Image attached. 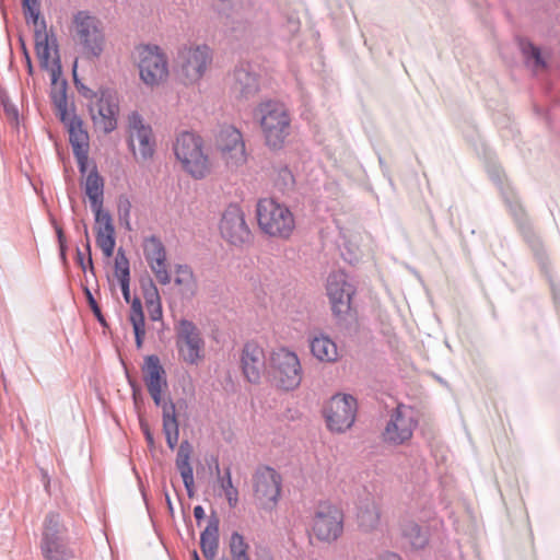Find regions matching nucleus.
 Segmentation results:
<instances>
[{"label": "nucleus", "instance_id": "obj_1", "mask_svg": "<svg viewBox=\"0 0 560 560\" xmlns=\"http://www.w3.org/2000/svg\"><path fill=\"white\" fill-rule=\"evenodd\" d=\"M23 13L27 24L34 26L35 50L40 66L50 69L52 83L56 85L52 92V101L62 122L69 132V141L73 154L89 152V133L83 129L82 120L68 108L66 83L57 85V75L60 73L58 42L56 35L47 31L46 22L40 19V0H22Z\"/></svg>", "mask_w": 560, "mask_h": 560}, {"label": "nucleus", "instance_id": "obj_2", "mask_svg": "<svg viewBox=\"0 0 560 560\" xmlns=\"http://www.w3.org/2000/svg\"><path fill=\"white\" fill-rule=\"evenodd\" d=\"M213 49L207 44H185L177 49L174 73L186 86L198 84L211 68Z\"/></svg>", "mask_w": 560, "mask_h": 560}, {"label": "nucleus", "instance_id": "obj_3", "mask_svg": "<svg viewBox=\"0 0 560 560\" xmlns=\"http://www.w3.org/2000/svg\"><path fill=\"white\" fill-rule=\"evenodd\" d=\"M133 63L140 81L149 89H155L167 82L170 61L166 51L156 44H140L132 52Z\"/></svg>", "mask_w": 560, "mask_h": 560}, {"label": "nucleus", "instance_id": "obj_4", "mask_svg": "<svg viewBox=\"0 0 560 560\" xmlns=\"http://www.w3.org/2000/svg\"><path fill=\"white\" fill-rule=\"evenodd\" d=\"M173 151L182 168L191 177L201 179L210 173L211 162L205 151L202 138L197 133L179 132L175 138Z\"/></svg>", "mask_w": 560, "mask_h": 560}, {"label": "nucleus", "instance_id": "obj_5", "mask_svg": "<svg viewBox=\"0 0 560 560\" xmlns=\"http://www.w3.org/2000/svg\"><path fill=\"white\" fill-rule=\"evenodd\" d=\"M255 116L259 119L266 144L273 150L281 149L291 133V116L285 105L271 100L261 102Z\"/></svg>", "mask_w": 560, "mask_h": 560}, {"label": "nucleus", "instance_id": "obj_6", "mask_svg": "<svg viewBox=\"0 0 560 560\" xmlns=\"http://www.w3.org/2000/svg\"><path fill=\"white\" fill-rule=\"evenodd\" d=\"M256 217L259 229L271 237L287 240L295 229V219L290 208L273 198L258 200Z\"/></svg>", "mask_w": 560, "mask_h": 560}, {"label": "nucleus", "instance_id": "obj_7", "mask_svg": "<svg viewBox=\"0 0 560 560\" xmlns=\"http://www.w3.org/2000/svg\"><path fill=\"white\" fill-rule=\"evenodd\" d=\"M73 40L90 59L98 58L106 39L102 22L89 11H78L72 16Z\"/></svg>", "mask_w": 560, "mask_h": 560}, {"label": "nucleus", "instance_id": "obj_8", "mask_svg": "<svg viewBox=\"0 0 560 560\" xmlns=\"http://www.w3.org/2000/svg\"><path fill=\"white\" fill-rule=\"evenodd\" d=\"M114 276L118 280L122 296L127 303H130L129 320L133 328L136 346L142 348L145 337V323L142 304L140 299L135 298L131 301L130 295V266L129 260L122 248L117 250L114 261Z\"/></svg>", "mask_w": 560, "mask_h": 560}, {"label": "nucleus", "instance_id": "obj_9", "mask_svg": "<svg viewBox=\"0 0 560 560\" xmlns=\"http://www.w3.org/2000/svg\"><path fill=\"white\" fill-rule=\"evenodd\" d=\"M268 373L276 387L289 392L300 386L303 370L294 351L278 348L270 353Z\"/></svg>", "mask_w": 560, "mask_h": 560}, {"label": "nucleus", "instance_id": "obj_10", "mask_svg": "<svg viewBox=\"0 0 560 560\" xmlns=\"http://www.w3.org/2000/svg\"><path fill=\"white\" fill-rule=\"evenodd\" d=\"M85 98H89V112L95 129L109 133L117 128L119 101L110 90H92L82 86L79 89Z\"/></svg>", "mask_w": 560, "mask_h": 560}, {"label": "nucleus", "instance_id": "obj_11", "mask_svg": "<svg viewBox=\"0 0 560 560\" xmlns=\"http://www.w3.org/2000/svg\"><path fill=\"white\" fill-rule=\"evenodd\" d=\"M214 152L230 171H236L247 162V152L242 132L234 126L220 128L214 139Z\"/></svg>", "mask_w": 560, "mask_h": 560}, {"label": "nucleus", "instance_id": "obj_12", "mask_svg": "<svg viewBox=\"0 0 560 560\" xmlns=\"http://www.w3.org/2000/svg\"><path fill=\"white\" fill-rule=\"evenodd\" d=\"M358 410L357 399L348 394L332 396L324 407V417L331 432L342 433L349 430Z\"/></svg>", "mask_w": 560, "mask_h": 560}, {"label": "nucleus", "instance_id": "obj_13", "mask_svg": "<svg viewBox=\"0 0 560 560\" xmlns=\"http://www.w3.org/2000/svg\"><path fill=\"white\" fill-rule=\"evenodd\" d=\"M176 347L179 359L187 364L197 365L205 358V340L188 319H180L176 326Z\"/></svg>", "mask_w": 560, "mask_h": 560}, {"label": "nucleus", "instance_id": "obj_14", "mask_svg": "<svg viewBox=\"0 0 560 560\" xmlns=\"http://www.w3.org/2000/svg\"><path fill=\"white\" fill-rule=\"evenodd\" d=\"M417 425L416 411L409 406L398 405L382 433L383 441L390 445L405 444L412 438Z\"/></svg>", "mask_w": 560, "mask_h": 560}, {"label": "nucleus", "instance_id": "obj_15", "mask_svg": "<svg viewBox=\"0 0 560 560\" xmlns=\"http://www.w3.org/2000/svg\"><path fill=\"white\" fill-rule=\"evenodd\" d=\"M42 551L46 560H72L73 553L65 542V527L57 513H49L44 522Z\"/></svg>", "mask_w": 560, "mask_h": 560}, {"label": "nucleus", "instance_id": "obj_16", "mask_svg": "<svg viewBox=\"0 0 560 560\" xmlns=\"http://www.w3.org/2000/svg\"><path fill=\"white\" fill-rule=\"evenodd\" d=\"M312 533L320 541L331 542L343 533V513L336 505L319 504L312 520Z\"/></svg>", "mask_w": 560, "mask_h": 560}, {"label": "nucleus", "instance_id": "obj_17", "mask_svg": "<svg viewBox=\"0 0 560 560\" xmlns=\"http://www.w3.org/2000/svg\"><path fill=\"white\" fill-rule=\"evenodd\" d=\"M128 143L136 159L148 161L155 151V140L150 125L145 124L142 116L132 112L128 115Z\"/></svg>", "mask_w": 560, "mask_h": 560}, {"label": "nucleus", "instance_id": "obj_18", "mask_svg": "<svg viewBox=\"0 0 560 560\" xmlns=\"http://www.w3.org/2000/svg\"><path fill=\"white\" fill-rule=\"evenodd\" d=\"M326 292L331 311L337 317H342L349 313L355 289L343 271H334L328 276Z\"/></svg>", "mask_w": 560, "mask_h": 560}, {"label": "nucleus", "instance_id": "obj_19", "mask_svg": "<svg viewBox=\"0 0 560 560\" xmlns=\"http://www.w3.org/2000/svg\"><path fill=\"white\" fill-rule=\"evenodd\" d=\"M221 236L231 245L241 246L250 240L244 212L237 205H230L225 208L220 220Z\"/></svg>", "mask_w": 560, "mask_h": 560}, {"label": "nucleus", "instance_id": "obj_20", "mask_svg": "<svg viewBox=\"0 0 560 560\" xmlns=\"http://www.w3.org/2000/svg\"><path fill=\"white\" fill-rule=\"evenodd\" d=\"M143 380L148 392L154 404L163 410V406L173 404L172 400L163 398V393L167 389L166 373L162 366L159 357L152 354L144 359L142 366Z\"/></svg>", "mask_w": 560, "mask_h": 560}, {"label": "nucleus", "instance_id": "obj_21", "mask_svg": "<svg viewBox=\"0 0 560 560\" xmlns=\"http://www.w3.org/2000/svg\"><path fill=\"white\" fill-rule=\"evenodd\" d=\"M280 475L270 467L259 468L254 476V493L259 505L270 508L280 495Z\"/></svg>", "mask_w": 560, "mask_h": 560}, {"label": "nucleus", "instance_id": "obj_22", "mask_svg": "<svg viewBox=\"0 0 560 560\" xmlns=\"http://www.w3.org/2000/svg\"><path fill=\"white\" fill-rule=\"evenodd\" d=\"M229 86L234 98L247 101L259 91L258 77L249 63H240L230 74Z\"/></svg>", "mask_w": 560, "mask_h": 560}, {"label": "nucleus", "instance_id": "obj_23", "mask_svg": "<svg viewBox=\"0 0 560 560\" xmlns=\"http://www.w3.org/2000/svg\"><path fill=\"white\" fill-rule=\"evenodd\" d=\"M145 260L159 283L167 285L172 281L171 272L166 264V250L163 243L155 236H150L143 242Z\"/></svg>", "mask_w": 560, "mask_h": 560}, {"label": "nucleus", "instance_id": "obj_24", "mask_svg": "<svg viewBox=\"0 0 560 560\" xmlns=\"http://www.w3.org/2000/svg\"><path fill=\"white\" fill-rule=\"evenodd\" d=\"M241 364L244 376L249 383L257 384L266 369L264 349L254 342H247L241 355Z\"/></svg>", "mask_w": 560, "mask_h": 560}, {"label": "nucleus", "instance_id": "obj_25", "mask_svg": "<svg viewBox=\"0 0 560 560\" xmlns=\"http://www.w3.org/2000/svg\"><path fill=\"white\" fill-rule=\"evenodd\" d=\"M399 533L404 544L409 549L419 551L429 546L432 527L430 525H421L410 518H404L399 522Z\"/></svg>", "mask_w": 560, "mask_h": 560}, {"label": "nucleus", "instance_id": "obj_26", "mask_svg": "<svg viewBox=\"0 0 560 560\" xmlns=\"http://www.w3.org/2000/svg\"><path fill=\"white\" fill-rule=\"evenodd\" d=\"M96 228V244L102 249L105 257L109 258L114 254L116 240L115 226L109 212L98 214L95 217Z\"/></svg>", "mask_w": 560, "mask_h": 560}, {"label": "nucleus", "instance_id": "obj_27", "mask_svg": "<svg viewBox=\"0 0 560 560\" xmlns=\"http://www.w3.org/2000/svg\"><path fill=\"white\" fill-rule=\"evenodd\" d=\"M192 454V446L188 441H183L179 444L177 455H176V468L179 471L185 489L187 491V495L192 498L195 495V481H194V469L190 465V457Z\"/></svg>", "mask_w": 560, "mask_h": 560}, {"label": "nucleus", "instance_id": "obj_28", "mask_svg": "<svg viewBox=\"0 0 560 560\" xmlns=\"http://www.w3.org/2000/svg\"><path fill=\"white\" fill-rule=\"evenodd\" d=\"M84 191L90 200L94 217H98V214L107 212L103 210L104 180L100 176L96 167H93L86 175L84 180Z\"/></svg>", "mask_w": 560, "mask_h": 560}, {"label": "nucleus", "instance_id": "obj_29", "mask_svg": "<svg viewBox=\"0 0 560 560\" xmlns=\"http://www.w3.org/2000/svg\"><path fill=\"white\" fill-rule=\"evenodd\" d=\"M357 523L364 533H372L380 528L381 509L375 500L368 499L361 502L358 508Z\"/></svg>", "mask_w": 560, "mask_h": 560}, {"label": "nucleus", "instance_id": "obj_30", "mask_svg": "<svg viewBox=\"0 0 560 560\" xmlns=\"http://www.w3.org/2000/svg\"><path fill=\"white\" fill-rule=\"evenodd\" d=\"M219 525L217 515H211L208 525L200 535V548L207 560H213L219 549Z\"/></svg>", "mask_w": 560, "mask_h": 560}, {"label": "nucleus", "instance_id": "obj_31", "mask_svg": "<svg viewBox=\"0 0 560 560\" xmlns=\"http://www.w3.org/2000/svg\"><path fill=\"white\" fill-rule=\"evenodd\" d=\"M311 352L320 362H336L339 358L337 345L328 336L319 335L311 340Z\"/></svg>", "mask_w": 560, "mask_h": 560}, {"label": "nucleus", "instance_id": "obj_32", "mask_svg": "<svg viewBox=\"0 0 560 560\" xmlns=\"http://www.w3.org/2000/svg\"><path fill=\"white\" fill-rule=\"evenodd\" d=\"M520 49L526 66L535 73H540L547 68L546 52L528 40L520 42Z\"/></svg>", "mask_w": 560, "mask_h": 560}, {"label": "nucleus", "instance_id": "obj_33", "mask_svg": "<svg viewBox=\"0 0 560 560\" xmlns=\"http://www.w3.org/2000/svg\"><path fill=\"white\" fill-rule=\"evenodd\" d=\"M163 432L165 434L166 443L171 450H174L179 439V428L176 417V409L174 404L163 406Z\"/></svg>", "mask_w": 560, "mask_h": 560}, {"label": "nucleus", "instance_id": "obj_34", "mask_svg": "<svg viewBox=\"0 0 560 560\" xmlns=\"http://www.w3.org/2000/svg\"><path fill=\"white\" fill-rule=\"evenodd\" d=\"M174 283L184 298H191L197 290V282L191 268L187 265H176L174 269Z\"/></svg>", "mask_w": 560, "mask_h": 560}, {"label": "nucleus", "instance_id": "obj_35", "mask_svg": "<svg viewBox=\"0 0 560 560\" xmlns=\"http://www.w3.org/2000/svg\"><path fill=\"white\" fill-rule=\"evenodd\" d=\"M250 547L244 536L238 532L231 534L229 541V551L232 560H250Z\"/></svg>", "mask_w": 560, "mask_h": 560}, {"label": "nucleus", "instance_id": "obj_36", "mask_svg": "<svg viewBox=\"0 0 560 560\" xmlns=\"http://www.w3.org/2000/svg\"><path fill=\"white\" fill-rule=\"evenodd\" d=\"M220 486L231 508H235L238 502V491L232 483L230 469L225 471V476L220 478Z\"/></svg>", "mask_w": 560, "mask_h": 560}, {"label": "nucleus", "instance_id": "obj_37", "mask_svg": "<svg viewBox=\"0 0 560 560\" xmlns=\"http://www.w3.org/2000/svg\"><path fill=\"white\" fill-rule=\"evenodd\" d=\"M275 183L280 190H285L292 187L294 178L291 171L287 166H280L279 170L277 171Z\"/></svg>", "mask_w": 560, "mask_h": 560}, {"label": "nucleus", "instance_id": "obj_38", "mask_svg": "<svg viewBox=\"0 0 560 560\" xmlns=\"http://www.w3.org/2000/svg\"><path fill=\"white\" fill-rule=\"evenodd\" d=\"M143 296L145 305L161 303L159 290L152 280L143 285Z\"/></svg>", "mask_w": 560, "mask_h": 560}, {"label": "nucleus", "instance_id": "obj_39", "mask_svg": "<svg viewBox=\"0 0 560 560\" xmlns=\"http://www.w3.org/2000/svg\"><path fill=\"white\" fill-rule=\"evenodd\" d=\"M149 317L153 322H162L163 311L162 303L145 305Z\"/></svg>", "mask_w": 560, "mask_h": 560}, {"label": "nucleus", "instance_id": "obj_40", "mask_svg": "<svg viewBox=\"0 0 560 560\" xmlns=\"http://www.w3.org/2000/svg\"><path fill=\"white\" fill-rule=\"evenodd\" d=\"M79 171L84 175L88 171L89 152L74 153Z\"/></svg>", "mask_w": 560, "mask_h": 560}, {"label": "nucleus", "instance_id": "obj_41", "mask_svg": "<svg viewBox=\"0 0 560 560\" xmlns=\"http://www.w3.org/2000/svg\"><path fill=\"white\" fill-rule=\"evenodd\" d=\"M85 292H86V298H88V301H89V304H90V307L92 308L94 315L97 317V319L100 320V323H104V318L102 316V313H101V310L96 303V301L94 300L92 293L90 292L89 289H85Z\"/></svg>", "mask_w": 560, "mask_h": 560}, {"label": "nucleus", "instance_id": "obj_42", "mask_svg": "<svg viewBox=\"0 0 560 560\" xmlns=\"http://www.w3.org/2000/svg\"><path fill=\"white\" fill-rule=\"evenodd\" d=\"M83 234H85V237H86L85 247H86V252H88V262H89L90 271L93 273L94 267H93V261H92V257H91V245H90V241H89V231H88L86 225H84Z\"/></svg>", "mask_w": 560, "mask_h": 560}, {"label": "nucleus", "instance_id": "obj_43", "mask_svg": "<svg viewBox=\"0 0 560 560\" xmlns=\"http://www.w3.org/2000/svg\"><path fill=\"white\" fill-rule=\"evenodd\" d=\"M141 429L143 431V434L145 436V440H147L149 446L153 447L154 446V439H153V434H152L149 425L143 423V422H141Z\"/></svg>", "mask_w": 560, "mask_h": 560}, {"label": "nucleus", "instance_id": "obj_44", "mask_svg": "<svg viewBox=\"0 0 560 560\" xmlns=\"http://www.w3.org/2000/svg\"><path fill=\"white\" fill-rule=\"evenodd\" d=\"M77 261L84 272H86L88 269L90 270L89 262H85L84 256L79 248L77 249Z\"/></svg>", "mask_w": 560, "mask_h": 560}, {"label": "nucleus", "instance_id": "obj_45", "mask_svg": "<svg viewBox=\"0 0 560 560\" xmlns=\"http://www.w3.org/2000/svg\"><path fill=\"white\" fill-rule=\"evenodd\" d=\"M378 560H402V558L395 552H385L378 557Z\"/></svg>", "mask_w": 560, "mask_h": 560}, {"label": "nucleus", "instance_id": "obj_46", "mask_svg": "<svg viewBox=\"0 0 560 560\" xmlns=\"http://www.w3.org/2000/svg\"><path fill=\"white\" fill-rule=\"evenodd\" d=\"M194 516L195 518L200 522L205 517V510L201 505H197L194 508Z\"/></svg>", "mask_w": 560, "mask_h": 560}, {"label": "nucleus", "instance_id": "obj_47", "mask_svg": "<svg viewBox=\"0 0 560 560\" xmlns=\"http://www.w3.org/2000/svg\"><path fill=\"white\" fill-rule=\"evenodd\" d=\"M55 229H56L59 245L66 244V237H65L62 229L60 226H58L56 223H55Z\"/></svg>", "mask_w": 560, "mask_h": 560}, {"label": "nucleus", "instance_id": "obj_48", "mask_svg": "<svg viewBox=\"0 0 560 560\" xmlns=\"http://www.w3.org/2000/svg\"><path fill=\"white\" fill-rule=\"evenodd\" d=\"M22 47H23L24 55H25V58H26L28 72L32 73L33 67H32V63H31V58H30L28 52H27V50L25 48V45L23 43H22Z\"/></svg>", "mask_w": 560, "mask_h": 560}, {"label": "nucleus", "instance_id": "obj_49", "mask_svg": "<svg viewBox=\"0 0 560 560\" xmlns=\"http://www.w3.org/2000/svg\"><path fill=\"white\" fill-rule=\"evenodd\" d=\"M59 249H60V257L62 259V261H66V244H62V245H59Z\"/></svg>", "mask_w": 560, "mask_h": 560}, {"label": "nucleus", "instance_id": "obj_50", "mask_svg": "<svg viewBox=\"0 0 560 560\" xmlns=\"http://www.w3.org/2000/svg\"><path fill=\"white\" fill-rule=\"evenodd\" d=\"M165 499H166V503L168 505L170 511H173L172 501H171V498H170V495L167 493L165 495Z\"/></svg>", "mask_w": 560, "mask_h": 560}, {"label": "nucleus", "instance_id": "obj_51", "mask_svg": "<svg viewBox=\"0 0 560 560\" xmlns=\"http://www.w3.org/2000/svg\"><path fill=\"white\" fill-rule=\"evenodd\" d=\"M192 559L194 560H200V558H199V556H198L196 550L192 551Z\"/></svg>", "mask_w": 560, "mask_h": 560}, {"label": "nucleus", "instance_id": "obj_52", "mask_svg": "<svg viewBox=\"0 0 560 560\" xmlns=\"http://www.w3.org/2000/svg\"><path fill=\"white\" fill-rule=\"evenodd\" d=\"M220 560H228L226 558H221Z\"/></svg>", "mask_w": 560, "mask_h": 560}]
</instances>
